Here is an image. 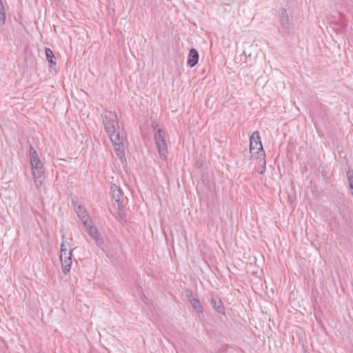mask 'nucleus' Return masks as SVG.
<instances>
[{
  "mask_svg": "<svg viewBox=\"0 0 353 353\" xmlns=\"http://www.w3.org/2000/svg\"><path fill=\"white\" fill-rule=\"evenodd\" d=\"M32 170L37 169V168H43V163H41L40 159H33V161L30 162Z\"/></svg>",
  "mask_w": 353,
  "mask_h": 353,
  "instance_id": "19",
  "label": "nucleus"
},
{
  "mask_svg": "<svg viewBox=\"0 0 353 353\" xmlns=\"http://www.w3.org/2000/svg\"><path fill=\"white\" fill-rule=\"evenodd\" d=\"M259 161V163H261V168H259L258 170H257V172L260 174H263L265 171V157H257Z\"/></svg>",
  "mask_w": 353,
  "mask_h": 353,
  "instance_id": "16",
  "label": "nucleus"
},
{
  "mask_svg": "<svg viewBox=\"0 0 353 353\" xmlns=\"http://www.w3.org/2000/svg\"><path fill=\"white\" fill-rule=\"evenodd\" d=\"M190 302L192 306L193 307V308L196 312H203L202 305L199 299H197L196 298H192V299H190Z\"/></svg>",
  "mask_w": 353,
  "mask_h": 353,
  "instance_id": "12",
  "label": "nucleus"
},
{
  "mask_svg": "<svg viewBox=\"0 0 353 353\" xmlns=\"http://www.w3.org/2000/svg\"><path fill=\"white\" fill-rule=\"evenodd\" d=\"M199 57V55L198 51L194 48H192L190 50L189 54H188V65L190 68L195 66L196 65V63H198Z\"/></svg>",
  "mask_w": 353,
  "mask_h": 353,
  "instance_id": "9",
  "label": "nucleus"
},
{
  "mask_svg": "<svg viewBox=\"0 0 353 353\" xmlns=\"http://www.w3.org/2000/svg\"><path fill=\"white\" fill-rule=\"evenodd\" d=\"M72 204H73L74 209L77 208V206L79 205H77V201H72Z\"/></svg>",
  "mask_w": 353,
  "mask_h": 353,
  "instance_id": "23",
  "label": "nucleus"
},
{
  "mask_svg": "<svg viewBox=\"0 0 353 353\" xmlns=\"http://www.w3.org/2000/svg\"><path fill=\"white\" fill-rule=\"evenodd\" d=\"M32 174H33L34 179L43 178V174H44L43 168H37V169H33Z\"/></svg>",
  "mask_w": 353,
  "mask_h": 353,
  "instance_id": "15",
  "label": "nucleus"
},
{
  "mask_svg": "<svg viewBox=\"0 0 353 353\" xmlns=\"http://www.w3.org/2000/svg\"><path fill=\"white\" fill-rule=\"evenodd\" d=\"M112 145L114 146V150L117 156L120 159H122L124 156V145H123V136L121 135L119 136V137H114L112 139H110Z\"/></svg>",
  "mask_w": 353,
  "mask_h": 353,
  "instance_id": "5",
  "label": "nucleus"
},
{
  "mask_svg": "<svg viewBox=\"0 0 353 353\" xmlns=\"http://www.w3.org/2000/svg\"><path fill=\"white\" fill-rule=\"evenodd\" d=\"M6 21V12L2 1L0 0V26H3Z\"/></svg>",
  "mask_w": 353,
  "mask_h": 353,
  "instance_id": "14",
  "label": "nucleus"
},
{
  "mask_svg": "<svg viewBox=\"0 0 353 353\" xmlns=\"http://www.w3.org/2000/svg\"><path fill=\"white\" fill-rule=\"evenodd\" d=\"M92 238L94 240L96 244L98 246H101L103 244V239L99 232L96 233V234H94V236H93Z\"/></svg>",
  "mask_w": 353,
  "mask_h": 353,
  "instance_id": "18",
  "label": "nucleus"
},
{
  "mask_svg": "<svg viewBox=\"0 0 353 353\" xmlns=\"http://www.w3.org/2000/svg\"><path fill=\"white\" fill-rule=\"evenodd\" d=\"M154 139L161 158L166 159L168 154L167 143L163 135V131L161 129H159L155 133Z\"/></svg>",
  "mask_w": 353,
  "mask_h": 353,
  "instance_id": "3",
  "label": "nucleus"
},
{
  "mask_svg": "<svg viewBox=\"0 0 353 353\" xmlns=\"http://www.w3.org/2000/svg\"><path fill=\"white\" fill-rule=\"evenodd\" d=\"M45 53L48 61L50 63V66L52 67L53 65H56V58L52 50L50 48H46Z\"/></svg>",
  "mask_w": 353,
  "mask_h": 353,
  "instance_id": "11",
  "label": "nucleus"
},
{
  "mask_svg": "<svg viewBox=\"0 0 353 353\" xmlns=\"http://www.w3.org/2000/svg\"><path fill=\"white\" fill-rule=\"evenodd\" d=\"M43 178H37V179H34V183L35 185L37 186V187H39L42 185L43 183Z\"/></svg>",
  "mask_w": 353,
  "mask_h": 353,
  "instance_id": "20",
  "label": "nucleus"
},
{
  "mask_svg": "<svg viewBox=\"0 0 353 353\" xmlns=\"http://www.w3.org/2000/svg\"><path fill=\"white\" fill-rule=\"evenodd\" d=\"M75 212L79 219L81 221L83 226H86L89 223L92 221L86 210L81 205H79L77 208H75Z\"/></svg>",
  "mask_w": 353,
  "mask_h": 353,
  "instance_id": "6",
  "label": "nucleus"
},
{
  "mask_svg": "<svg viewBox=\"0 0 353 353\" xmlns=\"http://www.w3.org/2000/svg\"><path fill=\"white\" fill-rule=\"evenodd\" d=\"M65 250V252H68L69 251L66 247V245H65L64 243H62L61 245V252H63V250Z\"/></svg>",
  "mask_w": 353,
  "mask_h": 353,
  "instance_id": "21",
  "label": "nucleus"
},
{
  "mask_svg": "<svg viewBox=\"0 0 353 353\" xmlns=\"http://www.w3.org/2000/svg\"><path fill=\"white\" fill-rule=\"evenodd\" d=\"M83 227L91 237L94 236V234L99 232L98 229L93 226L92 221L89 223L86 226Z\"/></svg>",
  "mask_w": 353,
  "mask_h": 353,
  "instance_id": "13",
  "label": "nucleus"
},
{
  "mask_svg": "<svg viewBox=\"0 0 353 353\" xmlns=\"http://www.w3.org/2000/svg\"><path fill=\"white\" fill-rule=\"evenodd\" d=\"M250 152L252 155L256 154L258 157H265V152L261 141L259 132L255 131L252 133L250 139Z\"/></svg>",
  "mask_w": 353,
  "mask_h": 353,
  "instance_id": "2",
  "label": "nucleus"
},
{
  "mask_svg": "<svg viewBox=\"0 0 353 353\" xmlns=\"http://www.w3.org/2000/svg\"><path fill=\"white\" fill-rule=\"evenodd\" d=\"M210 304L215 311L220 314H224L225 308L221 300L218 297H212Z\"/></svg>",
  "mask_w": 353,
  "mask_h": 353,
  "instance_id": "10",
  "label": "nucleus"
},
{
  "mask_svg": "<svg viewBox=\"0 0 353 353\" xmlns=\"http://www.w3.org/2000/svg\"><path fill=\"white\" fill-rule=\"evenodd\" d=\"M101 118L105 130L110 139L123 135L120 132L118 118L115 112L105 110L101 114Z\"/></svg>",
  "mask_w": 353,
  "mask_h": 353,
  "instance_id": "1",
  "label": "nucleus"
},
{
  "mask_svg": "<svg viewBox=\"0 0 353 353\" xmlns=\"http://www.w3.org/2000/svg\"><path fill=\"white\" fill-rule=\"evenodd\" d=\"M111 192L112 198L115 201L114 205L115 206L117 205L118 209L121 208L123 205V199L121 190L115 184H113L111 185Z\"/></svg>",
  "mask_w": 353,
  "mask_h": 353,
  "instance_id": "7",
  "label": "nucleus"
},
{
  "mask_svg": "<svg viewBox=\"0 0 353 353\" xmlns=\"http://www.w3.org/2000/svg\"><path fill=\"white\" fill-rule=\"evenodd\" d=\"M61 252L60 259L61 262V267L63 269V272L65 274H67L70 270L72 264V250H69L68 252Z\"/></svg>",
  "mask_w": 353,
  "mask_h": 353,
  "instance_id": "4",
  "label": "nucleus"
},
{
  "mask_svg": "<svg viewBox=\"0 0 353 353\" xmlns=\"http://www.w3.org/2000/svg\"><path fill=\"white\" fill-rule=\"evenodd\" d=\"M29 156H30V162L33 161V159H35V160L40 159L38 156L37 152L32 146H30V148Z\"/></svg>",
  "mask_w": 353,
  "mask_h": 353,
  "instance_id": "17",
  "label": "nucleus"
},
{
  "mask_svg": "<svg viewBox=\"0 0 353 353\" xmlns=\"http://www.w3.org/2000/svg\"><path fill=\"white\" fill-rule=\"evenodd\" d=\"M185 294H186V296L190 299H192L193 298L192 296V292L191 290H187L186 292H185Z\"/></svg>",
  "mask_w": 353,
  "mask_h": 353,
  "instance_id": "22",
  "label": "nucleus"
},
{
  "mask_svg": "<svg viewBox=\"0 0 353 353\" xmlns=\"http://www.w3.org/2000/svg\"><path fill=\"white\" fill-rule=\"evenodd\" d=\"M279 22L281 26L285 29H289L290 23L287 10L284 8L280 10Z\"/></svg>",
  "mask_w": 353,
  "mask_h": 353,
  "instance_id": "8",
  "label": "nucleus"
}]
</instances>
